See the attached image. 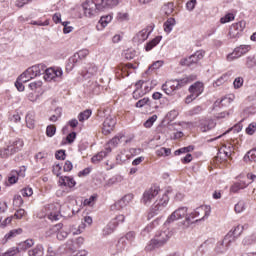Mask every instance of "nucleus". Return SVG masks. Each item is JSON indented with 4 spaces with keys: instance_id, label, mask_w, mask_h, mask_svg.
<instances>
[{
    "instance_id": "obj_10",
    "label": "nucleus",
    "mask_w": 256,
    "mask_h": 256,
    "mask_svg": "<svg viewBox=\"0 0 256 256\" xmlns=\"http://www.w3.org/2000/svg\"><path fill=\"white\" fill-rule=\"evenodd\" d=\"M135 237H137V234L135 233V231H130L126 233L124 237H121L118 240L117 250L123 251L127 247V241H129V243H133V241H135Z\"/></svg>"
},
{
    "instance_id": "obj_7",
    "label": "nucleus",
    "mask_w": 256,
    "mask_h": 256,
    "mask_svg": "<svg viewBox=\"0 0 256 256\" xmlns=\"http://www.w3.org/2000/svg\"><path fill=\"white\" fill-rule=\"evenodd\" d=\"M159 191H161L159 186H152L151 188L147 189L141 198L143 205H151V201L155 199L157 195H159Z\"/></svg>"
},
{
    "instance_id": "obj_57",
    "label": "nucleus",
    "mask_w": 256,
    "mask_h": 256,
    "mask_svg": "<svg viewBox=\"0 0 256 256\" xmlns=\"http://www.w3.org/2000/svg\"><path fill=\"white\" fill-rule=\"evenodd\" d=\"M243 83H244L243 77L235 78L233 82L234 89H241V87H243Z\"/></svg>"
},
{
    "instance_id": "obj_42",
    "label": "nucleus",
    "mask_w": 256,
    "mask_h": 256,
    "mask_svg": "<svg viewBox=\"0 0 256 256\" xmlns=\"http://www.w3.org/2000/svg\"><path fill=\"white\" fill-rule=\"evenodd\" d=\"M201 113H203V107L201 106H195L188 111V115H190L191 117L195 115H201Z\"/></svg>"
},
{
    "instance_id": "obj_38",
    "label": "nucleus",
    "mask_w": 256,
    "mask_h": 256,
    "mask_svg": "<svg viewBox=\"0 0 256 256\" xmlns=\"http://www.w3.org/2000/svg\"><path fill=\"white\" fill-rule=\"evenodd\" d=\"M244 161L247 163V161H256V148H253L247 154L244 156Z\"/></svg>"
},
{
    "instance_id": "obj_32",
    "label": "nucleus",
    "mask_w": 256,
    "mask_h": 256,
    "mask_svg": "<svg viewBox=\"0 0 256 256\" xmlns=\"http://www.w3.org/2000/svg\"><path fill=\"white\" fill-rule=\"evenodd\" d=\"M28 75L29 78L35 79V77H39V74L37 72V67L31 66L24 72V76Z\"/></svg>"
},
{
    "instance_id": "obj_41",
    "label": "nucleus",
    "mask_w": 256,
    "mask_h": 256,
    "mask_svg": "<svg viewBox=\"0 0 256 256\" xmlns=\"http://www.w3.org/2000/svg\"><path fill=\"white\" fill-rule=\"evenodd\" d=\"M175 83H176V87L178 89H182V87H185V85H188L189 83V78L184 77L182 79H174Z\"/></svg>"
},
{
    "instance_id": "obj_18",
    "label": "nucleus",
    "mask_w": 256,
    "mask_h": 256,
    "mask_svg": "<svg viewBox=\"0 0 256 256\" xmlns=\"http://www.w3.org/2000/svg\"><path fill=\"white\" fill-rule=\"evenodd\" d=\"M109 153H111V146L94 155L91 158L92 163H94L95 165H97V163H101V161H103V159H105V157H107Z\"/></svg>"
},
{
    "instance_id": "obj_43",
    "label": "nucleus",
    "mask_w": 256,
    "mask_h": 256,
    "mask_svg": "<svg viewBox=\"0 0 256 256\" xmlns=\"http://www.w3.org/2000/svg\"><path fill=\"white\" fill-rule=\"evenodd\" d=\"M26 125H27L28 129L35 128V119L33 118V115H31V114L26 115Z\"/></svg>"
},
{
    "instance_id": "obj_40",
    "label": "nucleus",
    "mask_w": 256,
    "mask_h": 256,
    "mask_svg": "<svg viewBox=\"0 0 256 256\" xmlns=\"http://www.w3.org/2000/svg\"><path fill=\"white\" fill-rule=\"evenodd\" d=\"M96 201H97V194H93L89 198L85 199L83 204L86 207H93Z\"/></svg>"
},
{
    "instance_id": "obj_54",
    "label": "nucleus",
    "mask_w": 256,
    "mask_h": 256,
    "mask_svg": "<svg viewBox=\"0 0 256 256\" xmlns=\"http://www.w3.org/2000/svg\"><path fill=\"white\" fill-rule=\"evenodd\" d=\"M121 139H123V136H115L109 141L110 147H117L119 143H121Z\"/></svg>"
},
{
    "instance_id": "obj_62",
    "label": "nucleus",
    "mask_w": 256,
    "mask_h": 256,
    "mask_svg": "<svg viewBox=\"0 0 256 256\" xmlns=\"http://www.w3.org/2000/svg\"><path fill=\"white\" fill-rule=\"evenodd\" d=\"M65 150H58L55 153V158L58 159V161H65Z\"/></svg>"
},
{
    "instance_id": "obj_8",
    "label": "nucleus",
    "mask_w": 256,
    "mask_h": 256,
    "mask_svg": "<svg viewBox=\"0 0 256 256\" xmlns=\"http://www.w3.org/2000/svg\"><path fill=\"white\" fill-rule=\"evenodd\" d=\"M245 21H240L234 23L230 26L229 37L230 39H239L241 35H243V31L245 30Z\"/></svg>"
},
{
    "instance_id": "obj_47",
    "label": "nucleus",
    "mask_w": 256,
    "mask_h": 256,
    "mask_svg": "<svg viewBox=\"0 0 256 256\" xmlns=\"http://www.w3.org/2000/svg\"><path fill=\"white\" fill-rule=\"evenodd\" d=\"M13 205L14 207H22L23 206V197L21 195L17 194L13 198Z\"/></svg>"
},
{
    "instance_id": "obj_63",
    "label": "nucleus",
    "mask_w": 256,
    "mask_h": 256,
    "mask_svg": "<svg viewBox=\"0 0 256 256\" xmlns=\"http://www.w3.org/2000/svg\"><path fill=\"white\" fill-rule=\"evenodd\" d=\"M23 81L19 80V78H17L16 82H15V87L17 89V91L19 92H23L25 91V85H23Z\"/></svg>"
},
{
    "instance_id": "obj_6",
    "label": "nucleus",
    "mask_w": 256,
    "mask_h": 256,
    "mask_svg": "<svg viewBox=\"0 0 256 256\" xmlns=\"http://www.w3.org/2000/svg\"><path fill=\"white\" fill-rule=\"evenodd\" d=\"M233 243V238H231L229 235H226L223 240L217 242L214 252L216 255H223L229 251V247H231Z\"/></svg>"
},
{
    "instance_id": "obj_19",
    "label": "nucleus",
    "mask_w": 256,
    "mask_h": 256,
    "mask_svg": "<svg viewBox=\"0 0 256 256\" xmlns=\"http://www.w3.org/2000/svg\"><path fill=\"white\" fill-rule=\"evenodd\" d=\"M231 153H233V146H224L219 150L217 159H222V161H225V159H229V157H231Z\"/></svg>"
},
{
    "instance_id": "obj_36",
    "label": "nucleus",
    "mask_w": 256,
    "mask_h": 256,
    "mask_svg": "<svg viewBox=\"0 0 256 256\" xmlns=\"http://www.w3.org/2000/svg\"><path fill=\"white\" fill-rule=\"evenodd\" d=\"M110 21H113V16H111V15L102 16L99 20V23H100L102 29H105V27H107V25H109Z\"/></svg>"
},
{
    "instance_id": "obj_60",
    "label": "nucleus",
    "mask_w": 256,
    "mask_h": 256,
    "mask_svg": "<svg viewBox=\"0 0 256 256\" xmlns=\"http://www.w3.org/2000/svg\"><path fill=\"white\" fill-rule=\"evenodd\" d=\"M13 173L16 174L18 177H25V172L27 171V168L25 166H21L18 170H12Z\"/></svg>"
},
{
    "instance_id": "obj_11",
    "label": "nucleus",
    "mask_w": 256,
    "mask_h": 256,
    "mask_svg": "<svg viewBox=\"0 0 256 256\" xmlns=\"http://www.w3.org/2000/svg\"><path fill=\"white\" fill-rule=\"evenodd\" d=\"M249 51H251V45H240L234 49L232 54L228 55V61H231V59H239V57H243V55H246Z\"/></svg>"
},
{
    "instance_id": "obj_52",
    "label": "nucleus",
    "mask_w": 256,
    "mask_h": 256,
    "mask_svg": "<svg viewBox=\"0 0 256 256\" xmlns=\"http://www.w3.org/2000/svg\"><path fill=\"white\" fill-rule=\"evenodd\" d=\"M149 98L148 97H144L142 99H140L138 102H136L135 107H137L138 109L143 108L144 105H149Z\"/></svg>"
},
{
    "instance_id": "obj_44",
    "label": "nucleus",
    "mask_w": 256,
    "mask_h": 256,
    "mask_svg": "<svg viewBox=\"0 0 256 256\" xmlns=\"http://www.w3.org/2000/svg\"><path fill=\"white\" fill-rule=\"evenodd\" d=\"M174 7L175 6H174L173 2H169V3L165 4L163 6V11H164L165 15H171V13H173Z\"/></svg>"
},
{
    "instance_id": "obj_25",
    "label": "nucleus",
    "mask_w": 256,
    "mask_h": 256,
    "mask_svg": "<svg viewBox=\"0 0 256 256\" xmlns=\"http://www.w3.org/2000/svg\"><path fill=\"white\" fill-rule=\"evenodd\" d=\"M189 93H193L194 95L199 97V95H201V93H203V83L196 82V83L192 84L189 87Z\"/></svg>"
},
{
    "instance_id": "obj_35",
    "label": "nucleus",
    "mask_w": 256,
    "mask_h": 256,
    "mask_svg": "<svg viewBox=\"0 0 256 256\" xmlns=\"http://www.w3.org/2000/svg\"><path fill=\"white\" fill-rule=\"evenodd\" d=\"M97 71L98 68L95 64H89L86 67V75H88V77H93V75H97Z\"/></svg>"
},
{
    "instance_id": "obj_4",
    "label": "nucleus",
    "mask_w": 256,
    "mask_h": 256,
    "mask_svg": "<svg viewBox=\"0 0 256 256\" xmlns=\"http://www.w3.org/2000/svg\"><path fill=\"white\" fill-rule=\"evenodd\" d=\"M167 205H169V195L164 193L162 197L152 206L150 212L148 213V219H153L155 215H159V213H161V211H163Z\"/></svg>"
},
{
    "instance_id": "obj_22",
    "label": "nucleus",
    "mask_w": 256,
    "mask_h": 256,
    "mask_svg": "<svg viewBox=\"0 0 256 256\" xmlns=\"http://www.w3.org/2000/svg\"><path fill=\"white\" fill-rule=\"evenodd\" d=\"M33 245H35V240L27 239L23 242H20L16 248L18 249V253H21L23 251H27V249H31Z\"/></svg>"
},
{
    "instance_id": "obj_15",
    "label": "nucleus",
    "mask_w": 256,
    "mask_h": 256,
    "mask_svg": "<svg viewBox=\"0 0 256 256\" xmlns=\"http://www.w3.org/2000/svg\"><path fill=\"white\" fill-rule=\"evenodd\" d=\"M115 125H117V120L111 116L107 117L103 123L102 133L104 135H109L115 128Z\"/></svg>"
},
{
    "instance_id": "obj_26",
    "label": "nucleus",
    "mask_w": 256,
    "mask_h": 256,
    "mask_svg": "<svg viewBox=\"0 0 256 256\" xmlns=\"http://www.w3.org/2000/svg\"><path fill=\"white\" fill-rule=\"evenodd\" d=\"M17 153L15 150L6 145L4 148L0 149V157L1 159H9L11 155H15Z\"/></svg>"
},
{
    "instance_id": "obj_3",
    "label": "nucleus",
    "mask_w": 256,
    "mask_h": 256,
    "mask_svg": "<svg viewBox=\"0 0 256 256\" xmlns=\"http://www.w3.org/2000/svg\"><path fill=\"white\" fill-rule=\"evenodd\" d=\"M188 208L185 206L179 207L174 212L171 213L170 216H168L165 224L169 225L171 223H175V221H179V219H186L187 223H193V219L196 218L195 214L193 212L191 214H187Z\"/></svg>"
},
{
    "instance_id": "obj_34",
    "label": "nucleus",
    "mask_w": 256,
    "mask_h": 256,
    "mask_svg": "<svg viewBox=\"0 0 256 256\" xmlns=\"http://www.w3.org/2000/svg\"><path fill=\"white\" fill-rule=\"evenodd\" d=\"M226 81H229V74H223L222 76H220L214 83H213V87H221V85H223V83H226Z\"/></svg>"
},
{
    "instance_id": "obj_5",
    "label": "nucleus",
    "mask_w": 256,
    "mask_h": 256,
    "mask_svg": "<svg viewBox=\"0 0 256 256\" xmlns=\"http://www.w3.org/2000/svg\"><path fill=\"white\" fill-rule=\"evenodd\" d=\"M205 57V50H197L192 55H190L188 58H183L180 60V65L183 67H191L192 65H197L199 61L203 60Z\"/></svg>"
},
{
    "instance_id": "obj_1",
    "label": "nucleus",
    "mask_w": 256,
    "mask_h": 256,
    "mask_svg": "<svg viewBox=\"0 0 256 256\" xmlns=\"http://www.w3.org/2000/svg\"><path fill=\"white\" fill-rule=\"evenodd\" d=\"M121 0H86L82 4L85 17H95L107 7H117Z\"/></svg>"
},
{
    "instance_id": "obj_23",
    "label": "nucleus",
    "mask_w": 256,
    "mask_h": 256,
    "mask_svg": "<svg viewBox=\"0 0 256 256\" xmlns=\"http://www.w3.org/2000/svg\"><path fill=\"white\" fill-rule=\"evenodd\" d=\"M81 59L79 58V55L76 53L68 59L67 65H66V71H73L75 68V65L79 63Z\"/></svg>"
},
{
    "instance_id": "obj_9",
    "label": "nucleus",
    "mask_w": 256,
    "mask_h": 256,
    "mask_svg": "<svg viewBox=\"0 0 256 256\" xmlns=\"http://www.w3.org/2000/svg\"><path fill=\"white\" fill-rule=\"evenodd\" d=\"M153 29H155V24H150L146 28L142 29L134 37L135 43H144V41H147V39H149V35L153 33Z\"/></svg>"
},
{
    "instance_id": "obj_59",
    "label": "nucleus",
    "mask_w": 256,
    "mask_h": 256,
    "mask_svg": "<svg viewBox=\"0 0 256 256\" xmlns=\"http://www.w3.org/2000/svg\"><path fill=\"white\" fill-rule=\"evenodd\" d=\"M256 131V123L252 122L251 124L248 125L246 128V133L247 135H254Z\"/></svg>"
},
{
    "instance_id": "obj_30",
    "label": "nucleus",
    "mask_w": 256,
    "mask_h": 256,
    "mask_svg": "<svg viewBox=\"0 0 256 256\" xmlns=\"http://www.w3.org/2000/svg\"><path fill=\"white\" fill-rule=\"evenodd\" d=\"M115 229H117V226L115 225V221H110L109 224H107L102 233L104 236L111 235V233L115 232Z\"/></svg>"
},
{
    "instance_id": "obj_29",
    "label": "nucleus",
    "mask_w": 256,
    "mask_h": 256,
    "mask_svg": "<svg viewBox=\"0 0 256 256\" xmlns=\"http://www.w3.org/2000/svg\"><path fill=\"white\" fill-rule=\"evenodd\" d=\"M21 233H23V229L21 228L11 230L4 236V243H7V241L17 237V235H21Z\"/></svg>"
},
{
    "instance_id": "obj_33",
    "label": "nucleus",
    "mask_w": 256,
    "mask_h": 256,
    "mask_svg": "<svg viewBox=\"0 0 256 256\" xmlns=\"http://www.w3.org/2000/svg\"><path fill=\"white\" fill-rule=\"evenodd\" d=\"M243 129V125L241 124H236L234 127L228 129L226 132H224L222 135L218 136L215 138V140L217 139H221L223 137V135H227V133H231V131H234L235 133H239L241 132Z\"/></svg>"
},
{
    "instance_id": "obj_14",
    "label": "nucleus",
    "mask_w": 256,
    "mask_h": 256,
    "mask_svg": "<svg viewBox=\"0 0 256 256\" xmlns=\"http://www.w3.org/2000/svg\"><path fill=\"white\" fill-rule=\"evenodd\" d=\"M203 212H204V216L201 219L195 220V223H197L199 221H205V219H207V217H209V215H211V206L202 205L192 213L194 214V217H199V215H201V213H203Z\"/></svg>"
},
{
    "instance_id": "obj_2",
    "label": "nucleus",
    "mask_w": 256,
    "mask_h": 256,
    "mask_svg": "<svg viewBox=\"0 0 256 256\" xmlns=\"http://www.w3.org/2000/svg\"><path fill=\"white\" fill-rule=\"evenodd\" d=\"M171 239V232L169 230L157 233L145 247L146 251H154V249H160L167 244V241Z\"/></svg>"
},
{
    "instance_id": "obj_58",
    "label": "nucleus",
    "mask_w": 256,
    "mask_h": 256,
    "mask_svg": "<svg viewBox=\"0 0 256 256\" xmlns=\"http://www.w3.org/2000/svg\"><path fill=\"white\" fill-rule=\"evenodd\" d=\"M246 66L248 69H253V67H255V56H248L246 58Z\"/></svg>"
},
{
    "instance_id": "obj_50",
    "label": "nucleus",
    "mask_w": 256,
    "mask_h": 256,
    "mask_svg": "<svg viewBox=\"0 0 256 256\" xmlns=\"http://www.w3.org/2000/svg\"><path fill=\"white\" fill-rule=\"evenodd\" d=\"M229 115H233V109H230L228 111L220 112L215 115L216 119H226V117H229Z\"/></svg>"
},
{
    "instance_id": "obj_61",
    "label": "nucleus",
    "mask_w": 256,
    "mask_h": 256,
    "mask_svg": "<svg viewBox=\"0 0 256 256\" xmlns=\"http://www.w3.org/2000/svg\"><path fill=\"white\" fill-rule=\"evenodd\" d=\"M43 85L42 81H35V82H31L28 87L29 89H31V91H36V89H39V87H41Z\"/></svg>"
},
{
    "instance_id": "obj_53",
    "label": "nucleus",
    "mask_w": 256,
    "mask_h": 256,
    "mask_svg": "<svg viewBox=\"0 0 256 256\" xmlns=\"http://www.w3.org/2000/svg\"><path fill=\"white\" fill-rule=\"evenodd\" d=\"M135 55H136V52L135 50L133 49H128L125 51L124 53V57L125 59H127L128 61H131V59H135Z\"/></svg>"
},
{
    "instance_id": "obj_49",
    "label": "nucleus",
    "mask_w": 256,
    "mask_h": 256,
    "mask_svg": "<svg viewBox=\"0 0 256 256\" xmlns=\"http://www.w3.org/2000/svg\"><path fill=\"white\" fill-rule=\"evenodd\" d=\"M55 133H57V128L55 127V125L47 126V128H46L47 137H54Z\"/></svg>"
},
{
    "instance_id": "obj_46",
    "label": "nucleus",
    "mask_w": 256,
    "mask_h": 256,
    "mask_svg": "<svg viewBox=\"0 0 256 256\" xmlns=\"http://www.w3.org/2000/svg\"><path fill=\"white\" fill-rule=\"evenodd\" d=\"M34 67H36L39 77L40 75H45L47 73V66L45 64H37L34 65Z\"/></svg>"
},
{
    "instance_id": "obj_24",
    "label": "nucleus",
    "mask_w": 256,
    "mask_h": 256,
    "mask_svg": "<svg viewBox=\"0 0 256 256\" xmlns=\"http://www.w3.org/2000/svg\"><path fill=\"white\" fill-rule=\"evenodd\" d=\"M45 249L42 244H37L33 249L28 250V256H43Z\"/></svg>"
},
{
    "instance_id": "obj_13",
    "label": "nucleus",
    "mask_w": 256,
    "mask_h": 256,
    "mask_svg": "<svg viewBox=\"0 0 256 256\" xmlns=\"http://www.w3.org/2000/svg\"><path fill=\"white\" fill-rule=\"evenodd\" d=\"M215 127H217V122L213 119L200 120L199 129L202 133H207L208 131L215 129Z\"/></svg>"
},
{
    "instance_id": "obj_20",
    "label": "nucleus",
    "mask_w": 256,
    "mask_h": 256,
    "mask_svg": "<svg viewBox=\"0 0 256 256\" xmlns=\"http://www.w3.org/2000/svg\"><path fill=\"white\" fill-rule=\"evenodd\" d=\"M59 183L64 185V187H69V189H73L77 185V182L71 176H60Z\"/></svg>"
},
{
    "instance_id": "obj_31",
    "label": "nucleus",
    "mask_w": 256,
    "mask_h": 256,
    "mask_svg": "<svg viewBox=\"0 0 256 256\" xmlns=\"http://www.w3.org/2000/svg\"><path fill=\"white\" fill-rule=\"evenodd\" d=\"M92 113L93 112L90 109H87V110L79 113L78 121H80V123H83V121H87V119H89V117H91Z\"/></svg>"
},
{
    "instance_id": "obj_48",
    "label": "nucleus",
    "mask_w": 256,
    "mask_h": 256,
    "mask_svg": "<svg viewBox=\"0 0 256 256\" xmlns=\"http://www.w3.org/2000/svg\"><path fill=\"white\" fill-rule=\"evenodd\" d=\"M234 211L236 213H243V211H245V201L241 200L239 201L235 207H234Z\"/></svg>"
},
{
    "instance_id": "obj_45",
    "label": "nucleus",
    "mask_w": 256,
    "mask_h": 256,
    "mask_svg": "<svg viewBox=\"0 0 256 256\" xmlns=\"http://www.w3.org/2000/svg\"><path fill=\"white\" fill-rule=\"evenodd\" d=\"M234 20H235V15L233 13H228L220 19V23L222 24L230 23V21H234Z\"/></svg>"
},
{
    "instance_id": "obj_16",
    "label": "nucleus",
    "mask_w": 256,
    "mask_h": 256,
    "mask_svg": "<svg viewBox=\"0 0 256 256\" xmlns=\"http://www.w3.org/2000/svg\"><path fill=\"white\" fill-rule=\"evenodd\" d=\"M162 91H164L166 95L173 96L175 95V91H179V89L177 88L175 80H168L162 85Z\"/></svg>"
},
{
    "instance_id": "obj_21",
    "label": "nucleus",
    "mask_w": 256,
    "mask_h": 256,
    "mask_svg": "<svg viewBox=\"0 0 256 256\" xmlns=\"http://www.w3.org/2000/svg\"><path fill=\"white\" fill-rule=\"evenodd\" d=\"M244 229H245V226L237 225L236 227H234L233 230H231L226 235H229L230 239H232V243H234V241H235V239H237V237H241V233H243Z\"/></svg>"
},
{
    "instance_id": "obj_27",
    "label": "nucleus",
    "mask_w": 256,
    "mask_h": 256,
    "mask_svg": "<svg viewBox=\"0 0 256 256\" xmlns=\"http://www.w3.org/2000/svg\"><path fill=\"white\" fill-rule=\"evenodd\" d=\"M161 39H163V36H156L151 41H149L145 46V51H151L155 49L161 43Z\"/></svg>"
},
{
    "instance_id": "obj_51",
    "label": "nucleus",
    "mask_w": 256,
    "mask_h": 256,
    "mask_svg": "<svg viewBox=\"0 0 256 256\" xmlns=\"http://www.w3.org/2000/svg\"><path fill=\"white\" fill-rule=\"evenodd\" d=\"M155 121H157V115L151 116V117L144 123V127H146V129H151V127H153V123H155Z\"/></svg>"
},
{
    "instance_id": "obj_12",
    "label": "nucleus",
    "mask_w": 256,
    "mask_h": 256,
    "mask_svg": "<svg viewBox=\"0 0 256 256\" xmlns=\"http://www.w3.org/2000/svg\"><path fill=\"white\" fill-rule=\"evenodd\" d=\"M63 76V69L60 67H51L47 68L46 74L44 75V79L46 81H53L55 77H62Z\"/></svg>"
},
{
    "instance_id": "obj_17",
    "label": "nucleus",
    "mask_w": 256,
    "mask_h": 256,
    "mask_svg": "<svg viewBox=\"0 0 256 256\" xmlns=\"http://www.w3.org/2000/svg\"><path fill=\"white\" fill-rule=\"evenodd\" d=\"M6 145H8L10 149H13L16 153H19V151L23 149V140H21L20 138L10 137L6 142Z\"/></svg>"
},
{
    "instance_id": "obj_39",
    "label": "nucleus",
    "mask_w": 256,
    "mask_h": 256,
    "mask_svg": "<svg viewBox=\"0 0 256 256\" xmlns=\"http://www.w3.org/2000/svg\"><path fill=\"white\" fill-rule=\"evenodd\" d=\"M160 67H163V61L158 60V61L154 62L152 65H150L145 73H146V75H149V73H151V71H154V69H160Z\"/></svg>"
},
{
    "instance_id": "obj_56",
    "label": "nucleus",
    "mask_w": 256,
    "mask_h": 256,
    "mask_svg": "<svg viewBox=\"0 0 256 256\" xmlns=\"http://www.w3.org/2000/svg\"><path fill=\"white\" fill-rule=\"evenodd\" d=\"M22 197H31V195H33V188L31 187H26V188H23L21 191H20Z\"/></svg>"
},
{
    "instance_id": "obj_37",
    "label": "nucleus",
    "mask_w": 256,
    "mask_h": 256,
    "mask_svg": "<svg viewBox=\"0 0 256 256\" xmlns=\"http://www.w3.org/2000/svg\"><path fill=\"white\" fill-rule=\"evenodd\" d=\"M155 225H159V220H154L151 224L146 226L144 228V230L141 232V235H143L145 237V235H147L148 233H151V231H153V228L155 227Z\"/></svg>"
},
{
    "instance_id": "obj_28",
    "label": "nucleus",
    "mask_w": 256,
    "mask_h": 256,
    "mask_svg": "<svg viewBox=\"0 0 256 256\" xmlns=\"http://www.w3.org/2000/svg\"><path fill=\"white\" fill-rule=\"evenodd\" d=\"M175 25H177V21L175 20V18H168L167 21L164 22V31L165 33L169 34L171 33V31H173V27H175Z\"/></svg>"
},
{
    "instance_id": "obj_64",
    "label": "nucleus",
    "mask_w": 256,
    "mask_h": 256,
    "mask_svg": "<svg viewBox=\"0 0 256 256\" xmlns=\"http://www.w3.org/2000/svg\"><path fill=\"white\" fill-rule=\"evenodd\" d=\"M243 245H253L255 243V236H248L243 239Z\"/></svg>"
},
{
    "instance_id": "obj_55",
    "label": "nucleus",
    "mask_w": 256,
    "mask_h": 256,
    "mask_svg": "<svg viewBox=\"0 0 256 256\" xmlns=\"http://www.w3.org/2000/svg\"><path fill=\"white\" fill-rule=\"evenodd\" d=\"M19 181V176L16 173H13V170L10 173V176L8 177V182L10 185H15Z\"/></svg>"
}]
</instances>
